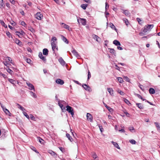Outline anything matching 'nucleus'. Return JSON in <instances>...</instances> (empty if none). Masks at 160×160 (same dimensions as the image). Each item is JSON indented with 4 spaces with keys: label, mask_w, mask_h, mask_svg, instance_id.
<instances>
[{
    "label": "nucleus",
    "mask_w": 160,
    "mask_h": 160,
    "mask_svg": "<svg viewBox=\"0 0 160 160\" xmlns=\"http://www.w3.org/2000/svg\"><path fill=\"white\" fill-rule=\"evenodd\" d=\"M66 110L69 113H70V114L72 115V116H73L74 114V112H73V110L72 108L68 105L66 106Z\"/></svg>",
    "instance_id": "nucleus-3"
},
{
    "label": "nucleus",
    "mask_w": 160,
    "mask_h": 160,
    "mask_svg": "<svg viewBox=\"0 0 160 160\" xmlns=\"http://www.w3.org/2000/svg\"><path fill=\"white\" fill-rule=\"evenodd\" d=\"M110 52L112 54H113L115 55V50L113 49L110 48Z\"/></svg>",
    "instance_id": "nucleus-42"
},
{
    "label": "nucleus",
    "mask_w": 160,
    "mask_h": 160,
    "mask_svg": "<svg viewBox=\"0 0 160 160\" xmlns=\"http://www.w3.org/2000/svg\"><path fill=\"white\" fill-rule=\"evenodd\" d=\"M82 86L86 91L89 92H91L92 91L91 88L88 85L86 84H83L82 85Z\"/></svg>",
    "instance_id": "nucleus-5"
},
{
    "label": "nucleus",
    "mask_w": 160,
    "mask_h": 160,
    "mask_svg": "<svg viewBox=\"0 0 160 160\" xmlns=\"http://www.w3.org/2000/svg\"><path fill=\"white\" fill-rule=\"evenodd\" d=\"M49 153L52 156H55L56 155V153L52 150L50 151Z\"/></svg>",
    "instance_id": "nucleus-43"
},
{
    "label": "nucleus",
    "mask_w": 160,
    "mask_h": 160,
    "mask_svg": "<svg viewBox=\"0 0 160 160\" xmlns=\"http://www.w3.org/2000/svg\"><path fill=\"white\" fill-rule=\"evenodd\" d=\"M9 1L12 4H14L15 3V1L14 0H9Z\"/></svg>",
    "instance_id": "nucleus-61"
},
{
    "label": "nucleus",
    "mask_w": 160,
    "mask_h": 160,
    "mask_svg": "<svg viewBox=\"0 0 160 160\" xmlns=\"http://www.w3.org/2000/svg\"><path fill=\"white\" fill-rule=\"evenodd\" d=\"M149 91L150 93L151 94H154L155 93V90L152 88H150L149 89Z\"/></svg>",
    "instance_id": "nucleus-30"
},
{
    "label": "nucleus",
    "mask_w": 160,
    "mask_h": 160,
    "mask_svg": "<svg viewBox=\"0 0 160 160\" xmlns=\"http://www.w3.org/2000/svg\"><path fill=\"white\" fill-rule=\"evenodd\" d=\"M5 5L3 2V0H0V8L2 9L4 8Z\"/></svg>",
    "instance_id": "nucleus-14"
},
{
    "label": "nucleus",
    "mask_w": 160,
    "mask_h": 160,
    "mask_svg": "<svg viewBox=\"0 0 160 160\" xmlns=\"http://www.w3.org/2000/svg\"><path fill=\"white\" fill-rule=\"evenodd\" d=\"M8 80L10 83L13 85H14L16 82V81L15 80L12 79L8 78Z\"/></svg>",
    "instance_id": "nucleus-32"
},
{
    "label": "nucleus",
    "mask_w": 160,
    "mask_h": 160,
    "mask_svg": "<svg viewBox=\"0 0 160 160\" xmlns=\"http://www.w3.org/2000/svg\"><path fill=\"white\" fill-rule=\"evenodd\" d=\"M103 104L106 107V108H107L109 111H110V109H111V108L110 107L108 106L106 103H105L104 102H103Z\"/></svg>",
    "instance_id": "nucleus-54"
},
{
    "label": "nucleus",
    "mask_w": 160,
    "mask_h": 160,
    "mask_svg": "<svg viewBox=\"0 0 160 160\" xmlns=\"http://www.w3.org/2000/svg\"><path fill=\"white\" fill-rule=\"evenodd\" d=\"M66 137L68 138V140H70L71 142H72V141L73 139L69 134L68 133H66Z\"/></svg>",
    "instance_id": "nucleus-24"
},
{
    "label": "nucleus",
    "mask_w": 160,
    "mask_h": 160,
    "mask_svg": "<svg viewBox=\"0 0 160 160\" xmlns=\"http://www.w3.org/2000/svg\"><path fill=\"white\" fill-rule=\"evenodd\" d=\"M110 26L111 28L112 29H115V30L116 29L115 28V27L112 23H110Z\"/></svg>",
    "instance_id": "nucleus-47"
},
{
    "label": "nucleus",
    "mask_w": 160,
    "mask_h": 160,
    "mask_svg": "<svg viewBox=\"0 0 160 160\" xmlns=\"http://www.w3.org/2000/svg\"><path fill=\"white\" fill-rule=\"evenodd\" d=\"M23 115L28 118L29 119V116L28 115L27 113L24 112H23Z\"/></svg>",
    "instance_id": "nucleus-49"
},
{
    "label": "nucleus",
    "mask_w": 160,
    "mask_h": 160,
    "mask_svg": "<svg viewBox=\"0 0 160 160\" xmlns=\"http://www.w3.org/2000/svg\"><path fill=\"white\" fill-rule=\"evenodd\" d=\"M123 13L125 14L126 16H128L130 15V13L127 10H123Z\"/></svg>",
    "instance_id": "nucleus-27"
},
{
    "label": "nucleus",
    "mask_w": 160,
    "mask_h": 160,
    "mask_svg": "<svg viewBox=\"0 0 160 160\" xmlns=\"http://www.w3.org/2000/svg\"><path fill=\"white\" fill-rule=\"evenodd\" d=\"M26 84L28 86V89L30 90H32L34 92L35 91L34 87L32 84L30 83L28 81H26Z\"/></svg>",
    "instance_id": "nucleus-2"
},
{
    "label": "nucleus",
    "mask_w": 160,
    "mask_h": 160,
    "mask_svg": "<svg viewBox=\"0 0 160 160\" xmlns=\"http://www.w3.org/2000/svg\"><path fill=\"white\" fill-rule=\"evenodd\" d=\"M51 45L52 51H53L54 52H55V49H56V50H58V48L57 46L56 45V44H54L53 43V45Z\"/></svg>",
    "instance_id": "nucleus-19"
},
{
    "label": "nucleus",
    "mask_w": 160,
    "mask_h": 160,
    "mask_svg": "<svg viewBox=\"0 0 160 160\" xmlns=\"http://www.w3.org/2000/svg\"><path fill=\"white\" fill-rule=\"evenodd\" d=\"M154 26L153 24L147 25H146L143 28H142V32L141 33V34H143V35L145 34L148 32L151 31Z\"/></svg>",
    "instance_id": "nucleus-1"
},
{
    "label": "nucleus",
    "mask_w": 160,
    "mask_h": 160,
    "mask_svg": "<svg viewBox=\"0 0 160 160\" xmlns=\"http://www.w3.org/2000/svg\"><path fill=\"white\" fill-rule=\"evenodd\" d=\"M154 124L157 127V130L160 131V126L159 125V123L157 122H155Z\"/></svg>",
    "instance_id": "nucleus-33"
},
{
    "label": "nucleus",
    "mask_w": 160,
    "mask_h": 160,
    "mask_svg": "<svg viewBox=\"0 0 160 160\" xmlns=\"http://www.w3.org/2000/svg\"><path fill=\"white\" fill-rule=\"evenodd\" d=\"M92 157L94 159L98 158L97 155L96 153L95 152H93L92 153Z\"/></svg>",
    "instance_id": "nucleus-35"
},
{
    "label": "nucleus",
    "mask_w": 160,
    "mask_h": 160,
    "mask_svg": "<svg viewBox=\"0 0 160 160\" xmlns=\"http://www.w3.org/2000/svg\"><path fill=\"white\" fill-rule=\"evenodd\" d=\"M17 105L18 106V108L21 110L22 111L24 112V111L25 110V109L23 108L22 106L20 105L18 103L17 104Z\"/></svg>",
    "instance_id": "nucleus-31"
},
{
    "label": "nucleus",
    "mask_w": 160,
    "mask_h": 160,
    "mask_svg": "<svg viewBox=\"0 0 160 160\" xmlns=\"http://www.w3.org/2000/svg\"><path fill=\"white\" fill-rule=\"evenodd\" d=\"M72 52L76 58H79L80 57V56L78 54V52L75 49H73L72 51Z\"/></svg>",
    "instance_id": "nucleus-10"
},
{
    "label": "nucleus",
    "mask_w": 160,
    "mask_h": 160,
    "mask_svg": "<svg viewBox=\"0 0 160 160\" xmlns=\"http://www.w3.org/2000/svg\"><path fill=\"white\" fill-rule=\"evenodd\" d=\"M98 127L99 128L100 131L101 132H102L103 131V128L102 126L99 125Z\"/></svg>",
    "instance_id": "nucleus-56"
},
{
    "label": "nucleus",
    "mask_w": 160,
    "mask_h": 160,
    "mask_svg": "<svg viewBox=\"0 0 160 160\" xmlns=\"http://www.w3.org/2000/svg\"><path fill=\"white\" fill-rule=\"evenodd\" d=\"M123 100L124 101V102L128 105L130 106L131 105V103L127 99L125 98H123Z\"/></svg>",
    "instance_id": "nucleus-29"
},
{
    "label": "nucleus",
    "mask_w": 160,
    "mask_h": 160,
    "mask_svg": "<svg viewBox=\"0 0 160 160\" xmlns=\"http://www.w3.org/2000/svg\"><path fill=\"white\" fill-rule=\"evenodd\" d=\"M55 98L56 100L58 101V103H59V101H60V100L58 98V97L57 95L55 96Z\"/></svg>",
    "instance_id": "nucleus-60"
},
{
    "label": "nucleus",
    "mask_w": 160,
    "mask_h": 160,
    "mask_svg": "<svg viewBox=\"0 0 160 160\" xmlns=\"http://www.w3.org/2000/svg\"><path fill=\"white\" fill-rule=\"evenodd\" d=\"M118 81L120 83H122L123 82V80L122 78L118 77L117 78Z\"/></svg>",
    "instance_id": "nucleus-40"
},
{
    "label": "nucleus",
    "mask_w": 160,
    "mask_h": 160,
    "mask_svg": "<svg viewBox=\"0 0 160 160\" xmlns=\"http://www.w3.org/2000/svg\"><path fill=\"white\" fill-rule=\"evenodd\" d=\"M6 34L8 36V37L9 38L10 37L11 35L10 33L9 32H6Z\"/></svg>",
    "instance_id": "nucleus-64"
},
{
    "label": "nucleus",
    "mask_w": 160,
    "mask_h": 160,
    "mask_svg": "<svg viewBox=\"0 0 160 160\" xmlns=\"http://www.w3.org/2000/svg\"><path fill=\"white\" fill-rule=\"evenodd\" d=\"M87 119L88 120L92 122V117L91 114L89 113H88L87 114Z\"/></svg>",
    "instance_id": "nucleus-8"
},
{
    "label": "nucleus",
    "mask_w": 160,
    "mask_h": 160,
    "mask_svg": "<svg viewBox=\"0 0 160 160\" xmlns=\"http://www.w3.org/2000/svg\"><path fill=\"white\" fill-rule=\"evenodd\" d=\"M88 6V5L87 4H82L81 5V7L83 9L85 10L86 9Z\"/></svg>",
    "instance_id": "nucleus-34"
},
{
    "label": "nucleus",
    "mask_w": 160,
    "mask_h": 160,
    "mask_svg": "<svg viewBox=\"0 0 160 160\" xmlns=\"http://www.w3.org/2000/svg\"><path fill=\"white\" fill-rule=\"evenodd\" d=\"M59 103H58V104L59 105V104L60 103L62 105H66L67 104V103L66 102L64 101H63V100H60V101H59Z\"/></svg>",
    "instance_id": "nucleus-38"
},
{
    "label": "nucleus",
    "mask_w": 160,
    "mask_h": 160,
    "mask_svg": "<svg viewBox=\"0 0 160 160\" xmlns=\"http://www.w3.org/2000/svg\"><path fill=\"white\" fill-rule=\"evenodd\" d=\"M61 37L62 38V39L64 42H65L67 44L68 43V41L67 39L65 37H64L62 35H61Z\"/></svg>",
    "instance_id": "nucleus-25"
},
{
    "label": "nucleus",
    "mask_w": 160,
    "mask_h": 160,
    "mask_svg": "<svg viewBox=\"0 0 160 160\" xmlns=\"http://www.w3.org/2000/svg\"><path fill=\"white\" fill-rule=\"evenodd\" d=\"M141 99H142L143 101L145 100L146 102H147L148 103H149L151 105H154L153 104L152 102L146 100L145 99H144L143 98H142V97L141 96Z\"/></svg>",
    "instance_id": "nucleus-41"
},
{
    "label": "nucleus",
    "mask_w": 160,
    "mask_h": 160,
    "mask_svg": "<svg viewBox=\"0 0 160 160\" xmlns=\"http://www.w3.org/2000/svg\"><path fill=\"white\" fill-rule=\"evenodd\" d=\"M4 112L7 115H8L9 116H11V113H10L9 111L7 109H5V111H4Z\"/></svg>",
    "instance_id": "nucleus-37"
},
{
    "label": "nucleus",
    "mask_w": 160,
    "mask_h": 160,
    "mask_svg": "<svg viewBox=\"0 0 160 160\" xmlns=\"http://www.w3.org/2000/svg\"><path fill=\"white\" fill-rule=\"evenodd\" d=\"M48 51L47 48H44L43 50V54L44 55L47 56L48 54Z\"/></svg>",
    "instance_id": "nucleus-20"
},
{
    "label": "nucleus",
    "mask_w": 160,
    "mask_h": 160,
    "mask_svg": "<svg viewBox=\"0 0 160 160\" xmlns=\"http://www.w3.org/2000/svg\"><path fill=\"white\" fill-rule=\"evenodd\" d=\"M20 24L24 26V27H26L27 26L26 24L23 21H21Z\"/></svg>",
    "instance_id": "nucleus-50"
},
{
    "label": "nucleus",
    "mask_w": 160,
    "mask_h": 160,
    "mask_svg": "<svg viewBox=\"0 0 160 160\" xmlns=\"http://www.w3.org/2000/svg\"><path fill=\"white\" fill-rule=\"evenodd\" d=\"M29 118H31V119L32 120H33L34 121L35 120V117L33 116L32 114H31L29 115Z\"/></svg>",
    "instance_id": "nucleus-44"
},
{
    "label": "nucleus",
    "mask_w": 160,
    "mask_h": 160,
    "mask_svg": "<svg viewBox=\"0 0 160 160\" xmlns=\"http://www.w3.org/2000/svg\"><path fill=\"white\" fill-rule=\"evenodd\" d=\"M112 143L115 147L119 149H120V148L117 142L112 141Z\"/></svg>",
    "instance_id": "nucleus-22"
},
{
    "label": "nucleus",
    "mask_w": 160,
    "mask_h": 160,
    "mask_svg": "<svg viewBox=\"0 0 160 160\" xmlns=\"http://www.w3.org/2000/svg\"><path fill=\"white\" fill-rule=\"evenodd\" d=\"M38 56L41 59H42L44 61H46V59L45 57L43 56L41 52H39V53Z\"/></svg>",
    "instance_id": "nucleus-12"
},
{
    "label": "nucleus",
    "mask_w": 160,
    "mask_h": 160,
    "mask_svg": "<svg viewBox=\"0 0 160 160\" xmlns=\"http://www.w3.org/2000/svg\"><path fill=\"white\" fill-rule=\"evenodd\" d=\"M0 105L2 108L4 112L5 111V109H6V108L4 107V106H3V105L1 103H0Z\"/></svg>",
    "instance_id": "nucleus-59"
},
{
    "label": "nucleus",
    "mask_w": 160,
    "mask_h": 160,
    "mask_svg": "<svg viewBox=\"0 0 160 160\" xmlns=\"http://www.w3.org/2000/svg\"><path fill=\"white\" fill-rule=\"evenodd\" d=\"M92 36L93 39L96 40L99 42L101 41V38L98 37L97 35H96L95 34H93L92 35Z\"/></svg>",
    "instance_id": "nucleus-7"
},
{
    "label": "nucleus",
    "mask_w": 160,
    "mask_h": 160,
    "mask_svg": "<svg viewBox=\"0 0 160 160\" xmlns=\"http://www.w3.org/2000/svg\"><path fill=\"white\" fill-rule=\"evenodd\" d=\"M118 92L121 95L124 96L125 95V93L122 91L120 90L119 89H118L117 90Z\"/></svg>",
    "instance_id": "nucleus-28"
},
{
    "label": "nucleus",
    "mask_w": 160,
    "mask_h": 160,
    "mask_svg": "<svg viewBox=\"0 0 160 160\" xmlns=\"http://www.w3.org/2000/svg\"><path fill=\"white\" fill-rule=\"evenodd\" d=\"M129 142L132 144H135L136 143V141L133 139H131L129 140Z\"/></svg>",
    "instance_id": "nucleus-48"
},
{
    "label": "nucleus",
    "mask_w": 160,
    "mask_h": 160,
    "mask_svg": "<svg viewBox=\"0 0 160 160\" xmlns=\"http://www.w3.org/2000/svg\"><path fill=\"white\" fill-rule=\"evenodd\" d=\"M16 33H17V35L19 37H21L20 35L23 36L25 34V33L23 31H22L21 32L16 31Z\"/></svg>",
    "instance_id": "nucleus-15"
},
{
    "label": "nucleus",
    "mask_w": 160,
    "mask_h": 160,
    "mask_svg": "<svg viewBox=\"0 0 160 160\" xmlns=\"http://www.w3.org/2000/svg\"><path fill=\"white\" fill-rule=\"evenodd\" d=\"M61 25L62 27L63 28L66 29L69 31H72V28H70V27L68 25H67L63 23H61Z\"/></svg>",
    "instance_id": "nucleus-4"
},
{
    "label": "nucleus",
    "mask_w": 160,
    "mask_h": 160,
    "mask_svg": "<svg viewBox=\"0 0 160 160\" xmlns=\"http://www.w3.org/2000/svg\"><path fill=\"white\" fill-rule=\"evenodd\" d=\"M109 8V5L108 4V3L107 2L105 3V9L106 10H107L108 8Z\"/></svg>",
    "instance_id": "nucleus-62"
},
{
    "label": "nucleus",
    "mask_w": 160,
    "mask_h": 160,
    "mask_svg": "<svg viewBox=\"0 0 160 160\" xmlns=\"http://www.w3.org/2000/svg\"><path fill=\"white\" fill-rule=\"evenodd\" d=\"M153 35V34H150L146 36H144L142 37L141 38V39L142 40H146L148 38H149L152 36Z\"/></svg>",
    "instance_id": "nucleus-16"
},
{
    "label": "nucleus",
    "mask_w": 160,
    "mask_h": 160,
    "mask_svg": "<svg viewBox=\"0 0 160 160\" xmlns=\"http://www.w3.org/2000/svg\"><path fill=\"white\" fill-rule=\"evenodd\" d=\"M28 29L32 33H34L35 31L34 29L31 27L29 28Z\"/></svg>",
    "instance_id": "nucleus-52"
},
{
    "label": "nucleus",
    "mask_w": 160,
    "mask_h": 160,
    "mask_svg": "<svg viewBox=\"0 0 160 160\" xmlns=\"http://www.w3.org/2000/svg\"><path fill=\"white\" fill-rule=\"evenodd\" d=\"M79 21H80L82 25H85L86 24V19L80 18L79 19H78V23H79Z\"/></svg>",
    "instance_id": "nucleus-6"
},
{
    "label": "nucleus",
    "mask_w": 160,
    "mask_h": 160,
    "mask_svg": "<svg viewBox=\"0 0 160 160\" xmlns=\"http://www.w3.org/2000/svg\"><path fill=\"white\" fill-rule=\"evenodd\" d=\"M124 79L126 81H128L129 80V78L127 76H124Z\"/></svg>",
    "instance_id": "nucleus-58"
},
{
    "label": "nucleus",
    "mask_w": 160,
    "mask_h": 160,
    "mask_svg": "<svg viewBox=\"0 0 160 160\" xmlns=\"http://www.w3.org/2000/svg\"><path fill=\"white\" fill-rule=\"evenodd\" d=\"M59 106H60L61 109L62 110L63 112H64V111L65 110V107H64L63 105H62L61 104L59 103Z\"/></svg>",
    "instance_id": "nucleus-36"
},
{
    "label": "nucleus",
    "mask_w": 160,
    "mask_h": 160,
    "mask_svg": "<svg viewBox=\"0 0 160 160\" xmlns=\"http://www.w3.org/2000/svg\"><path fill=\"white\" fill-rule=\"evenodd\" d=\"M38 139L39 142L41 144L43 142H42V141H43V140L40 137H39Z\"/></svg>",
    "instance_id": "nucleus-63"
},
{
    "label": "nucleus",
    "mask_w": 160,
    "mask_h": 160,
    "mask_svg": "<svg viewBox=\"0 0 160 160\" xmlns=\"http://www.w3.org/2000/svg\"><path fill=\"white\" fill-rule=\"evenodd\" d=\"M29 92L31 96L34 98H36L37 96L36 94L34 92L32 91H30Z\"/></svg>",
    "instance_id": "nucleus-21"
},
{
    "label": "nucleus",
    "mask_w": 160,
    "mask_h": 160,
    "mask_svg": "<svg viewBox=\"0 0 160 160\" xmlns=\"http://www.w3.org/2000/svg\"><path fill=\"white\" fill-rule=\"evenodd\" d=\"M91 77V73L89 70H88V74L87 80H88Z\"/></svg>",
    "instance_id": "nucleus-45"
},
{
    "label": "nucleus",
    "mask_w": 160,
    "mask_h": 160,
    "mask_svg": "<svg viewBox=\"0 0 160 160\" xmlns=\"http://www.w3.org/2000/svg\"><path fill=\"white\" fill-rule=\"evenodd\" d=\"M123 21L125 23L126 25L127 26H128V24L129 23V22L128 20L126 18H123Z\"/></svg>",
    "instance_id": "nucleus-39"
},
{
    "label": "nucleus",
    "mask_w": 160,
    "mask_h": 160,
    "mask_svg": "<svg viewBox=\"0 0 160 160\" xmlns=\"http://www.w3.org/2000/svg\"><path fill=\"white\" fill-rule=\"evenodd\" d=\"M107 90L108 92H109V93L111 95H113V90L112 88H107Z\"/></svg>",
    "instance_id": "nucleus-26"
},
{
    "label": "nucleus",
    "mask_w": 160,
    "mask_h": 160,
    "mask_svg": "<svg viewBox=\"0 0 160 160\" xmlns=\"http://www.w3.org/2000/svg\"><path fill=\"white\" fill-rule=\"evenodd\" d=\"M129 129L132 132H133L134 131V128L132 127H130Z\"/></svg>",
    "instance_id": "nucleus-55"
},
{
    "label": "nucleus",
    "mask_w": 160,
    "mask_h": 160,
    "mask_svg": "<svg viewBox=\"0 0 160 160\" xmlns=\"http://www.w3.org/2000/svg\"><path fill=\"white\" fill-rule=\"evenodd\" d=\"M56 82L59 84L62 85L64 83V81L60 79H57L56 80Z\"/></svg>",
    "instance_id": "nucleus-11"
},
{
    "label": "nucleus",
    "mask_w": 160,
    "mask_h": 160,
    "mask_svg": "<svg viewBox=\"0 0 160 160\" xmlns=\"http://www.w3.org/2000/svg\"><path fill=\"white\" fill-rule=\"evenodd\" d=\"M42 17L43 16L40 12H37L36 14V18L38 20H40L42 19Z\"/></svg>",
    "instance_id": "nucleus-9"
},
{
    "label": "nucleus",
    "mask_w": 160,
    "mask_h": 160,
    "mask_svg": "<svg viewBox=\"0 0 160 160\" xmlns=\"http://www.w3.org/2000/svg\"><path fill=\"white\" fill-rule=\"evenodd\" d=\"M16 43L19 46H21L22 45V43L21 41L18 39H16L15 41Z\"/></svg>",
    "instance_id": "nucleus-18"
},
{
    "label": "nucleus",
    "mask_w": 160,
    "mask_h": 160,
    "mask_svg": "<svg viewBox=\"0 0 160 160\" xmlns=\"http://www.w3.org/2000/svg\"><path fill=\"white\" fill-rule=\"evenodd\" d=\"M7 71L9 73L12 74V73L13 72V71L11 69H10L9 68H8L7 69Z\"/></svg>",
    "instance_id": "nucleus-51"
},
{
    "label": "nucleus",
    "mask_w": 160,
    "mask_h": 160,
    "mask_svg": "<svg viewBox=\"0 0 160 160\" xmlns=\"http://www.w3.org/2000/svg\"><path fill=\"white\" fill-rule=\"evenodd\" d=\"M57 40V39L55 37H52L51 39V45H53V43L54 44H57V42H56V41Z\"/></svg>",
    "instance_id": "nucleus-13"
},
{
    "label": "nucleus",
    "mask_w": 160,
    "mask_h": 160,
    "mask_svg": "<svg viewBox=\"0 0 160 160\" xmlns=\"http://www.w3.org/2000/svg\"><path fill=\"white\" fill-rule=\"evenodd\" d=\"M113 43L117 46L121 45V44L117 40H114L113 41Z\"/></svg>",
    "instance_id": "nucleus-23"
},
{
    "label": "nucleus",
    "mask_w": 160,
    "mask_h": 160,
    "mask_svg": "<svg viewBox=\"0 0 160 160\" xmlns=\"http://www.w3.org/2000/svg\"><path fill=\"white\" fill-rule=\"evenodd\" d=\"M7 58H8V61H10V62H11V63H12V64H13V62H12V58H10V57H7Z\"/></svg>",
    "instance_id": "nucleus-57"
},
{
    "label": "nucleus",
    "mask_w": 160,
    "mask_h": 160,
    "mask_svg": "<svg viewBox=\"0 0 160 160\" xmlns=\"http://www.w3.org/2000/svg\"><path fill=\"white\" fill-rule=\"evenodd\" d=\"M2 76L4 78H7V75L5 74H3L1 72H0V76Z\"/></svg>",
    "instance_id": "nucleus-53"
},
{
    "label": "nucleus",
    "mask_w": 160,
    "mask_h": 160,
    "mask_svg": "<svg viewBox=\"0 0 160 160\" xmlns=\"http://www.w3.org/2000/svg\"><path fill=\"white\" fill-rule=\"evenodd\" d=\"M1 24L2 25V26H3L5 28H7V25H6V24H5V23L3 21H1Z\"/></svg>",
    "instance_id": "nucleus-46"
},
{
    "label": "nucleus",
    "mask_w": 160,
    "mask_h": 160,
    "mask_svg": "<svg viewBox=\"0 0 160 160\" xmlns=\"http://www.w3.org/2000/svg\"><path fill=\"white\" fill-rule=\"evenodd\" d=\"M59 62L62 65L64 66L65 64V62L62 58H60L58 59Z\"/></svg>",
    "instance_id": "nucleus-17"
}]
</instances>
